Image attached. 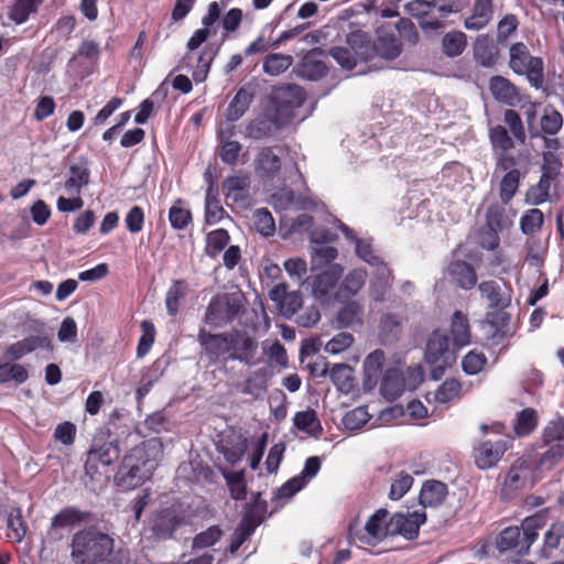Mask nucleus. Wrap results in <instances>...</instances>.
<instances>
[{
  "label": "nucleus",
  "instance_id": "1",
  "mask_svg": "<svg viewBox=\"0 0 564 564\" xmlns=\"http://www.w3.org/2000/svg\"><path fill=\"white\" fill-rule=\"evenodd\" d=\"M115 540L95 525L75 532L70 541L74 564H102L112 554Z\"/></svg>",
  "mask_w": 564,
  "mask_h": 564
},
{
  "label": "nucleus",
  "instance_id": "2",
  "mask_svg": "<svg viewBox=\"0 0 564 564\" xmlns=\"http://www.w3.org/2000/svg\"><path fill=\"white\" fill-rule=\"evenodd\" d=\"M345 237L355 243L356 254L369 265L376 269L375 279L371 281V295L375 301H383L391 286L392 272L379 256L376 254L370 242L359 239L345 224H339Z\"/></svg>",
  "mask_w": 564,
  "mask_h": 564
},
{
  "label": "nucleus",
  "instance_id": "3",
  "mask_svg": "<svg viewBox=\"0 0 564 564\" xmlns=\"http://www.w3.org/2000/svg\"><path fill=\"white\" fill-rule=\"evenodd\" d=\"M509 66L517 75H524L535 89L543 88V61L541 57L532 56L523 42H517L510 46Z\"/></svg>",
  "mask_w": 564,
  "mask_h": 564
},
{
  "label": "nucleus",
  "instance_id": "4",
  "mask_svg": "<svg viewBox=\"0 0 564 564\" xmlns=\"http://www.w3.org/2000/svg\"><path fill=\"white\" fill-rule=\"evenodd\" d=\"M388 511L386 509L377 510L366 522L365 527L359 528L357 519L348 525L347 540L349 544L377 545L390 534V521L386 519Z\"/></svg>",
  "mask_w": 564,
  "mask_h": 564
},
{
  "label": "nucleus",
  "instance_id": "5",
  "mask_svg": "<svg viewBox=\"0 0 564 564\" xmlns=\"http://www.w3.org/2000/svg\"><path fill=\"white\" fill-rule=\"evenodd\" d=\"M425 361L431 367V377L438 380L447 368L456 361V350L449 346L448 337L441 330H434L430 336L426 349Z\"/></svg>",
  "mask_w": 564,
  "mask_h": 564
},
{
  "label": "nucleus",
  "instance_id": "6",
  "mask_svg": "<svg viewBox=\"0 0 564 564\" xmlns=\"http://www.w3.org/2000/svg\"><path fill=\"white\" fill-rule=\"evenodd\" d=\"M234 330L212 334L200 329L197 340L210 364H226L230 361Z\"/></svg>",
  "mask_w": 564,
  "mask_h": 564
},
{
  "label": "nucleus",
  "instance_id": "7",
  "mask_svg": "<svg viewBox=\"0 0 564 564\" xmlns=\"http://www.w3.org/2000/svg\"><path fill=\"white\" fill-rule=\"evenodd\" d=\"M241 308L240 301L228 294L214 296L206 310L205 322L214 326H220L234 321Z\"/></svg>",
  "mask_w": 564,
  "mask_h": 564
},
{
  "label": "nucleus",
  "instance_id": "8",
  "mask_svg": "<svg viewBox=\"0 0 564 564\" xmlns=\"http://www.w3.org/2000/svg\"><path fill=\"white\" fill-rule=\"evenodd\" d=\"M133 462H138L135 455L127 454L115 475L116 486L123 491L133 490L151 478L149 476V468L144 466L138 468L137 465L132 464Z\"/></svg>",
  "mask_w": 564,
  "mask_h": 564
},
{
  "label": "nucleus",
  "instance_id": "9",
  "mask_svg": "<svg viewBox=\"0 0 564 564\" xmlns=\"http://www.w3.org/2000/svg\"><path fill=\"white\" fill-rule=\"evenodd\" d=\"M254 337L246 332L234 330L230 360H238L246 366H257L262 361Z\"/></svg>",
  "mask_w": 564,
  "mask_h": 564
},
{
  "label": "nucleus",
  "instance_id": "10",
  "mask_svg": "<svg viewBox=\"0 0 564 564\" xmlns=\"http://www.w3.org/2000/svg\"><path fill=\"white\" fill-rule=\"evenodd\" d=\"M305 98V90L301 86L289 84L276 88L272 94L271 101L281 116L290 117L294 109L304 104Z\"/></svg>",
  "mask_w": 564,
  "mask_h": 564
},
{
  "label": "nucleus",
  "instance_id": "11",
  "mask_svg": "<svg viewBox=\"0 0 564 564\" xmlns=\"http://www.w3.org/2000/svg\"><path fill=\"white\" fill-rule=\"evenodd\" d=\"M128 454H134L138 462L132 464L138 468H149V476L152 477L163 455V444L160 438L153 437L134 446Z\"/></svg>",
  "mask_w": 564,
  "mask_h": 564
},
{
  "label": "nucleus",
  "instance_id": "12",
  "mask_svg": "<svg viewBox=\"0 0 564 564\" xmlns=\"http://www.w3.org/2000/svg\"><path fill=\"white\" fill-rule=\"evenodd\" d=\"M426 520L425 512L413 511L406 513H395L390 519V535H402L408 540H413L419 535L420 525Z\"/></svg>",
  "mask_w": 564,
  "mask_h": 564
},
{
  "label": "nucleus",
  "instance_id": "13",
  "mask_svg": "<svg viewBox=\"0 0 564 564\" xmlns=\"http://www.w3.org/2000/svg\"><path fill=\"white\" fill-rule=\"evenodd\" d=\"M343 272V267L333 264L322 273L312 276L311 286L313 296L321 303H328L330 293L337 285Z\"/></svg>",
  "mask_w": 564,
  "mask_h": 564
},
{
  "label": "nucleus",
  "instance_id": "14",
  "mask_svg": "<svg viewBox=\"0 0 564 564\" xmlns=\"http://www.w3.org/2000/svg\"><path fill=\"white\" fill-rule=\"evenodd\" d=\"M508 449L505 440L482 441L474 447L475 464L479 469H489L498 464Z\"/></svg>",
  "mask_w": 564,
  "mask_h": 564
},
{
  "label": "nucleus",
  "instance_id": "15",
  "mask_svg": "<svg viewBox=\"0 0 564 564\" xmlns=\"http://www.w3.org/2000/svg\"><path fill=\"white\" fill-rule=\"evenodd\" d=\"M120 456V449L115 442H107L99 447L91 448L87 453L85 462V471L93 477L98 473L99 466H110Z\"/></svg>",
  "mask_w": 564,
  "mask_h": 564
},
{
  "label": "nucleus",
  "instance_id": "16",
  "mask_svg": "<svg viewBox=\"0 0 564 564\" xmlns=\"http://www.w3.org/2000/svg\"><path fill=\"white\" fill-rule=\"evenodd\" d=\"M269 297L276 303L280 313L285 318H291L303 305L301 293L299 291L288 292L284 283L274 285L269 292Z\"/></svg>",
  "mask_w": 564,
  "mask_h": 564
},
{
  "label": "nucleus",
  "instance_id": "17",
  "mask_svg": "<svg viewBox=\"0 0 564 564\" xmlns=\"http://www.w3.org/2000/svg\"><path fill=\"white\" fill-rule=\"evenodd\" d=\"M322 56L323 51L321 48H313L307 52L295 68L296 75L308 80L321 79L327 72V66Z\"/></svg>",
  "mask_w": 564,
  "mask_h": 564
},
{
  "label": "nucleus",
  "instance_id": "18",
  "mask_svg": "<svg viewBox=\"0 0 564 564\" xmlns=\"http://www.w3.org/2000/svg\"><path fill=\"white\" fill-rule=\"evenodd\" d=\"M282 128L278 117L267 115L250 120L245 129V137L252 140H264L272 138Z\"/></svg>",
  "mask_w": 564,
  "mask_h": 564
},
{
  "label": "nucleus",
  "instance_id": "19",
  "mask_svg": "<svg viewBox=\"0 0 564 564\" xmlns=\"http://www.w3.org/2000/svg\"><path fill=\"white\" fill-rule=\"evenodd\" d=\"M489 90L492 97L502 105L514 107L520 102L519 89L502 76L490 78Z\"/></svg>",
  "mask_w": 564,
  "mask_h": 564
},
{
  "label": "nucleus",
  "instance_id": "20",
  "mask_svg": "<svg viewBox=\"0 0 564 564\" xmlns=\"http://www.w3.org/2000/svg\"><path fill=\"white\" fill-rule=\"evenodd\" d=\"M494 17L492 0H476L471 14L465 19L464 26L470 31H479L487 26Z\"/></svg>",
  "mask_w": 564,
  "mask_h": 564
},
{
  "label": "nucleus",
  "instance_id": "21",
  "mask_svg": "<svg viewBox=\"0 0 564 564\" xmlns=\"http://www.w3.org/2000/svg\"><path fill=\"white\" fill-rule=\"evenodd\" d=\"M47 338L43 336L25 337L10 345L3 354V359L12 361L19 360L35 349L47 346Z\"/></svg>",
  "mask_w": 564,
  "mask_h": 564
},
{
  "label": "nucleus",
  "instance_id": "22",
  "mask_svg": "<svg viewBox=\"0 0 564 564\" xmlns=\"http://www.w3.org/2000/svg\"><path fill=\"white\" fill-rule=\"evenodd\" d=\"M254 167L260 177L273 178L281 169V161L272 148H262L257 154Z\"/></svg>",
  "mask_w": 564,
  "mask_h": 564
},
{
  "label": "nucleus",
  "instance_id": "23",
  "mask_svg": "<svg viewBox=\"0 0 564 564\" xmlns=\"http://www.w3.org/2000/svg\"><path fill=\"white\" fill-rule=\"evenodd\" d=\"M448 274L459 288L465 290H470L477 282L475 269L466 261H453L448 265Z\"/></svg>",
  "mask_w": 564,
  "mask_h": 564
},
{
  "label": "nucleus",
  "instance_id": "24",
  "mask_svg": "<svg viewBox=\"0 0 564 564\" xmlns=\"http://www.w3.org/2000/svg\"><path fill=\"white\" fill-rule=\"evenodd\" d=\"M546 523V513L544 511L536 512L533 516L527 517L522 523V535L523 545L521 546L522 552H529L531 545L536 541L539 536V530L542 529Z\"/></svg>",
  "mask_w": 564,
  "mask_h": 564
},
{
  "label": "nucleus",
  "instance_id": "25",
  "mask_svg": "<svg viewBox=\"0 0 564 564\" xmlns=\"http://www.w3.org/2000/svg\"><path fill=\"white\" fill-rule=\"evenodd\" d=\"M220 50V44L217 43H207L199 56L197 57L196 66L193 69V79L196 83H202L207 78V75L209 73L210 66L218 55Z\"/></svg>",
  "mask_w": 564,
  "mask_h": 564
},
{
  "label": "nucleus",
  "instance_id": "26",
  "mask_svg": "<svg viewBox=\"0 0 564 564\" xmlns=\"http://www.w3.org/2000/svg\"><path fill=\"white\" fill-rule=\"evenodd\" d=\"M367 278L366 271L361 269H355L350 271L344 279L339 289L335 293V299L343 302L350 296L356 295L364 286Z\"/></svg>",
  "mask_w": 564,
  "mask_h": 564
},
{
  "label": "nucleus",
  "instance_id": "27",
  "mask_svg": "<svg viewBox=\"0 0 564 564\" xmlns=\"http://www.w3.org/2000/svg\"><path fill=\"white\" fill-rule=\"evenodd\" d=\"M487 226L490 228L492 234H489L490 241L486 245L482 242V247L488 250H494L499 245V238L497 230L502 229L506 226V217L503 207L498 204L489 206L486 214Z\"/></svg>",
  "mask_w": 564,
  "mask_h": 564
},
{
  "label": "nucleus",
  "instance_id": "28",
  "mask_svg": "<svg viewBox=\"0 0 564 564\" xmlns=\"http://www.w3.org/2000/svg\"><path fill=\"white\" fill-rule=\"evenodd\" d=\"M405 389V381L402 373L398 369H389L384 373L380 391L381 394L390 401L399 398Z\"/></svg>",
  "mask_w": 564,
  "mask_h": 564
},
{
  "label": "nucleus",
  "instance_id": "29",
  "mask_svg": "<svg viewBox=\"0 0 564 564\" xmlns=\"http://www.w3.org/2000/svg\"><path fill=\"white\" fill-rule=\"evenodd\" d=\"M260 524V519L253 511H248L243 514L239 525L235 530L234 540L230 545L231 552L237 551L249 536L254 532L256 528Z\"/></svg>",
  "mask_w": 564,
  "mask_h": 564
},
{
  "label": "nucleus",
  "instance_id": "30",
  "mask_svg": "<svg viewBox=\"0 0 564 564\" xmlns=\"http://www.w3.org/2000/svg\"><path fill=\"white\" fill-rule=\"evenodd\" d=\"M451 334L453 345L456 349H459L470 344L469 323L467 317L460 311H456L453 314Z\"/></svg>",
  "mask_w": 564,
  "mask_h": 564
},
{
  "label": "nucleus",
  "instance_id": "31",
  "mask_svg": "<svg viewBox=\"0 0 564 564\" xmlns=\"http://www.w3.org/2000/svg\"><path fill=\"white\" fill-rule=\"evenodd\" d=\"M492 312L487 313L488 324L495 328L491 335L492 343L498 345L505 341L508 337V326L510 323V315L500 307H495Z\"/></svg>",
  "mask_w": 564,
  "mask_h": 564
},
{
  "label": "nucleus",
  "instance_id": "32",
  "mask_svg": "<svg viewBox=\"0 0 564 564\" xmlns=\"http://www.w3.org/2000/svg\"><path fill=\"white\" fill-rule=\"evenodd\" d=\"M253 100V94L246 88H240L226 110V119L230 122L239 120L249 109Z\"/></svg>",
  "mask_w": 564,
  "mask_h": 564
},
{
  "label": "nucleus",
  "instance_id": "33",
  "mask_svg": "<svg viewBox=\"0 0 564 564\" xmlns=\"http://www.w3.org/2000/svg\"><path fill=\"white\" fill-rule=\"evenodd\" d=\"M70 176L65 182V189L79 194L82 188L89 183L90 172L85 160H80L69 166Z\"/></svg>",
  "mask_w": 564,
  "mask_h": 564
},
{
  "label": "nucleus",
  "instance_id": "34",
  "mask_svg": "<svg viewBox=\"0 0 564 564\" xmlns=\"http://www.w3.org/2000/svg\"><path fill=\"white\" fill-rule=\"evenodd\" d=\"M446 494L445 484L437 480L426 481L420 492V502L424 507H436L444 501Z\"/></svg>",
  "mask_w": 564,
  "mask_h": 564
},
{
  "label": "nucleus",
  "instance_id": "35",
  "mask_svg": "<svg viewBox=\"0 0 564 564\" xmlns=\"http://www.w3.org/2000/svg\"><path fill=\"white\" fill-rule=\"evenodd\" d=\"M293 423L297 430L313 437H319L323 432L321 421L312 409L297 412L294 415Z\"/></svg>",
  "mask_w": 564,
  "mask_h": 564
},
{
  "label": "nucleus",
  "instance_id": "36",
  "mask_svg": "<svg viewBox=\"0 0 564 564\" xmlns=\"http://www.w3.org/2000/svg\"><path fill=\"white\" fill-rule=\"evenodd\" d=\"M268 390V370L264 368L253 371L245 381L241 392L260 399Z\"/></svg>",
  "mask_w": 564,
  "mask_h": 564
},
{
  "label": "nucleus",
  "instance_id": "37",
  "mask_svg": "<svg viewBox=\"0 0 564 564\" xmlns=\"http://www.w3.org/2000/svg\"><path fill=\"white\" fill-rule=\"evenodd\" d=\"M188 284L185 280H175L165 294L167 314L175 317L180 312V302L188 293Z\"/></svg>",
  "mask_w": 564,
  "mask_h": 564
},
{
  "label": "nucleus",
  "instance_id": "38",
  "mask_svg": "<svg viewBox=\"0 0 564 564\" xmlns=\"http://www.w3.org/2000/svg\"><path fill=\"white\" fill-rule=\"evenodd\" d=\"M523 542L521 529L519 527H508L501 531L497 545L502 552L513 550L518 554L524 555L528 552H522Z\"/></svg>",
  "mask_w": 564,
  "mask_h": 564
},
{
  "label": "nucleus",
  "instance_id": "39",
  "mask_svg": "<svg viewBox=\"0 0 564 564\" xmlns=\"http://www.w3.org/2000/svg\"><path fill=\"white\" fill-rule=\"evenodd\" d=\"M384 361V352L380 349L372 351L366 357L364 361L366 383L376 384L378 382L382 373Z\"/></svg>",
  "mask_w": 564,
  "mask_h": 564
},
{
  "label": "nucleus",
  "instance_id": "40",
  "mask_svg": "<svg viewBox=\"0 0 564 564\" xmlns=\"http://www.w3.org/2000/svg\"><path fill=\"white\" fill-rule=\"evenodd\" d=\"M28 531V527L23 520L22 511L20 508H11L7 516V535L14 542L20 543L23 541Z\"/></svg>",
  "mask_w": 564,
  "mask_h": 564
},
{
  "label": "nucleus",
  "instance_id": "41",
  "mask_svg": "<svg viewBox=\"0 0 564 564\" xmlns=\"http://www.w3.org/2000/svg\"><path fill=\"white\" fill-rule=\"evenodd\" d=\"M178 522L173 511L163 510L153 520L152 531L155 536L166 539L172 536Z\"/></svg>",
  "mask_w": 564,
  "mask_h": 564
},
{
  "label": "nucleus",
  "instance_id": "42",
  "mask_svg": "<svg viewBox=\"0 0 564 564\" xmlns=\"http://www.w3.org/2000/svg\"><path fill=\"white\" fill-rule=\"evenodd\" d=\"M293 64V57L289 54L271 53L262 63L263 72L269 76L283 74Z\"/></svg>",
  "mask_w": 564,
  "mask_h": 564
},
{
  "label": "nucleus",
  "instance_id": "43",
  "mask_svg": "<svg viewBox=\"0 0 564 564\" xmlns=\"http://www.w3.org/2000/svg\"><path fill=\"white\" fill-rule=\"evenodd\" d=\"M223 187L227 198L235 203L242 202L248 197L249 180L246 176H229L224 181Z\"/></svg>",
  "mask_w": 564,
  "mask_h": 564
},
{
  "label": "nucleus",
  "instance_id": "44",
  "mask_svg": "<svg viewBox=\"0 0 564 564\" xmlns=\"http://www.w3.org/2000/svg\"><path fill=\"white\" fill-rule=\"evenodd\" d=\"M521 172L519 170L508 171L499 184V197L503 205H508L518 192Z\"/></svg>",
  "mask_w": 564,
  "mask_h": 564
},
{
  "label": "nucleus",
  "instance_id": "45",
  "mask_svg": "<svg viewBox=\"0 0 564 564\" xmlns=\"http://www.w3.org/2000/svg\"><path fill=\"white\" fill-rule=\"evenodd\" d=\"M364 308L356 302L346 303L337 314V323L341 327H351L362 323Z\"/></svg>",
  "mask_w": 564,
  "mask_h": 564
},
{
  "label": "nucleus",
  "instance_id": "46",
  "mask_svg": "<svg viewBox=\"0 0 564 564\" xmlns=\"http://www.w3.org/2000/svg\"><path fill=\"white\" fill-rule=\"evenodd\" d=\"M539 417L536 411L532 408H525L517 414L514 422V433L522 437L531 434L538 426Z\"/></svg>",
  "mask_w": 564,
  "mask_h": 564
},
{
  "label": "nucleus",
  "instance_id": "47",
  "mask_svg": "<svg viewBox=\"0 0 564 564\" xmlns=\"http://www.w3.org/2000/svg\"><path fill=\"white\" fill-rule=\"evenodd\" d=\"M12 360L0 362V383L13 381L17 384L25 382L29 378L28 370L20 364H12Z\"/></svg>",
  "mask_w": 564,
  "mask_h": 564
},
{
  "label": "nucleus",
  "instance_id": "48",
  "mask_svg": "<svg viewBox=\"0 0 564 564\" xmlns=\"http://www.w3.org/2000/svg\"><path fill=\"white\" fill-rule=\"evenodd\" d=\"M467 45L466 34L460 31L448 32L442 41L443 52L448 57L459 56Z\"/></svg>",
  "mask_w": 564,
  "mask_h": 564
},
{
  "label": "nucleus",
  "instance_id": "49",
  "mask_svg": "<svg viewBox=\"0 0 564 564\" xmlns=\"http://www.w3.org/2000/svg\"><path fill=\"white\" fill-rule=\"evenodd\" d=\"M40 3L41 0H17L10 9L9 18L17 24H22L37 10Z\"/></svg>",
  "mask_w": 564,
  "mask_h": 564
},
{
  "label": "nucleus",
  "instance_id": "50",
  "mask_svg": "<svg viewBox=\"0 0 564 564\" xmlns=\"http://www.w3.org/2000/svg\"><path fill=\"white\" fill-rule=\"evenodd\" d=\"M252 225L256 231L264 237L273 236L275 232L273 216L267 208H258L253 212Z\"/></svg>",
  "mask_w": 564,
  "mask_h": 564
},
{
  "label": "nucleus",
  "instance_id": "51",
  "mask_svg": "<svg viewBox=\"0 0 564 564\" xmlns=\"http://www.w3.org/2000/svg\"><path fill=\"white\" fill-rule=\"evenodd\" d=\"M88 519V513L76 508H65L52 519V528H64L83 522Z\"/></svg>",
  "mask_w": 564,
  "mask_h": 564
},
{
  "label": "nucleus",
  "instance_id": "52",
  "mask_svg": "<svg viewBox=\"0 0 564 564\" xmlns=\"http://www.w3.org/2000/svg\"><path fill=\"white\" fill-rule=\"evenodd\" d=\"M373 50L377 55L386 59H393L401 53V45L394 36H380L373 43Z\"/></svg>",
  "mask_w": 564,
  "mask_h": 564
},
{
  "label": "nucleus",
  "instance_id": "53",
  "mask_svg": "<svg viewBox=\"0 0 564 564\" xmlns=\"http://www.w3.org/2000/svg\"><path fill=\"white\" fill-rule=\"evenodd\" d=\"M542 440L545 445L563 444L564 442V417L556 416L547 422L543 429Z\"/></svg>",
  "mask_w": 564,
  "mask_h": 564
},
{
  "label": "nucleus",
  "instance_id": "54",
  "mask_svg": "<svg viewBox=\"0 0 564 564\" xmlns=\"http://www.w3.org/2000/svg\"><path fill=\"white\" fill-rule=\"evenodd\" d=\"M462 383L456 379H446L434 392V399L438 403H448L459 398Z\"/></svg>",
  "mask_w": 564,
  "mask_h": 564
},
{
  "label": "nucleus",
  "instance_id": "55",
  "mask_svg": "<svg viewBox=\"0 0 564 564\" xmlns=\"http://www.w3.org/2000/svg\"><path fill=\"white\" fill-rule=\"evenodd\" d=\"M332 381L339 390L348 392L352 388L351 368L344 364H335L329 370Z\"/></svg>",
  "mask_w": 564,
  "mask_h": 564
},
{
  "label": "nucleus",
  "instance_id": "56",
  "mask_svg": "<svg viewBox=\"0 0 564 564\" xmlns=\"http://www.w3.org/2000/svg\"><path fill=\"white\" fill-rule=\"evenodd\" d=\"M563 126V117L560 111L552 107H546L541 117V129L545 134H556Z\"/></svg>",
  "mask_w": 564,
  "mask_h": 564
},
{
  "label": "nucleus",
  "instance_id": "57",
  "mask_svg": "<svg viewBox=\"0 0 564 564\" xmlns=\"http://www.w3.org/2000/svg\"><path fill=\"white\" fill-rule=\"evenodd\" d=\"M489 139L492 148L497 151L511 150L514 148V141L503 126L498 124L490 128Z\"/></svg>",
  "mask_w": 564,
  "mask_h": 564
},
{
  "label": "nucleus",
  "instance_id": "58",
  "mask_svg": "<svg viewBox=\"0 0 564 564\" xmlns=\"http://www.w3.org/2000/svg\"><path fill=\"white\" fill-rule=\"evenodd\" d=\"M229 235L225 229H216L207 235L206 254L216 257L229 242Z\"/></svg>",
  "mask_w": 564,
  "mask_h": 564
},
{
  "label": "nucleus",
  "instance_id": "59",
  "mask_svg": "<svg viewBox=\"0 0 564 564\" xmlns=\"http://www.w3.org/2000/svg\"><path fill=\"white\" fill-rule=\"evenodd\" d=\"M543 225V213L538 208L528 210L520 219L521 230L524 235H533Z\"/></svg>",
  "mask_w": 564,
  "mask_h": 564
},
{
  "label": "nucleus",
  "instance_id": "60",
  "mask_svg": "<svg viewBox=\"0 0 564 564\" xmlns=\"http://www.w3.org/2000/svg\"><path fill=\"white\" fill-rule=\"evenodd\" d=\"M503 121L509 127L514 139L520 143H524L527 134L519 113L513 109H507L503 113Z\"/></svg>",
  "mask_w": 564,
  "mask_h": 564
},
{
  "label": "nucleus",
  "instance_id": "61",
  "mask_svg": "<svg viewBox=\"0 0 564 564\" xmlns=\"http://www.w3.org/2000/svg\"><path fill=\"white\" fill-rule=\"evenodd\" d=\"M141 329L142 335L137 347V356L140 358L144 357L150 351L155 337V328L150 321H143L141 323Z\"/></svg>",
  "mask_w": 564,
  "mask_h": 564
},
{
  "label": "nucleus",
  "instance_id": "62",
  "mask_svg": "<svg viewBox=\"0 0 564 564\" xmlns=\"http://www.w3.org/2000/svg\"><path fill=\"white\" fill-rule=\"evenodd\" d=\"M329 54L344 69L351 70L357 65V55L350 47L335 46Z\"/></svg>",
  "mask_w": 564,
  "mask_h": 564
},
{
  "label": "nucleus",
  "instance_id": "63",
  "mask_svg": "<svg viewBox=\"0 0 564 564\" xmlns=\"http://www.w3.org/2000/svg\"><path fill=\"white\" fill-rule=\"evenodd\" d=\"M487 364V358L482 352L470 350L462 360V368L465 373L474 376L479 373Z\"/></svg>",
  "mask_w": 564,
  "mask_h": 564
},
{
  "label": "nucleus",
  "instance_id": "64",
  "mask_svg": "<svg viewBox=\"0 0 564 564\" xmlns=\"http://www.w3.org/2000/svg\"><path fill=\"white\" fill-rule=\"evenodd\" d=\"M478 290L482 297L489 302L490 307L503 306V301L500 294V286L496 281H485L478 285Z\"/></svg>",
  "mask_w": 564,
  "mask_h": 564
}]
</instances>
